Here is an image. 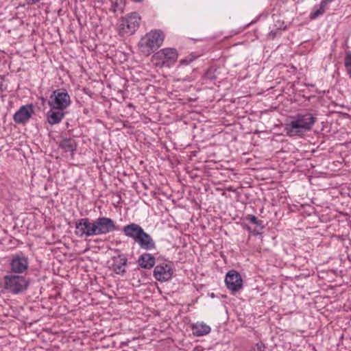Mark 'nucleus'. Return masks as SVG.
<instances>
[{
  "mask_svg": "<svg viewBox=\"0 0 351 351\" xmlns=\"http://www.w3.org/2000/svg\"><path fill=\"white\" fill-rule=\"evenodd\" d=\"M75 234L77 237H90L107 234L117 230L114 221L106 217H99L90 221L89 218H81L75 221Z\"/></svg>",
  "mask_w": 351,
  "mask_h": 351,
  "instance_id": "f257e3e1",
  "label": "nucleus"
},
{
  "mask_svg": "<svg viewBox=\"0 0 351 351\" xmlns=\"http://www.w3.org/2000/svg\"><path fill=\"white\" fill-rule=\"evenodd\" d=\"M315 121L316 118L311 113H299L293 117V120L285 125V131L289 136L302 134L311 130Z\"/></svg>",
  "mask_w": 351,
  "mask_h": 351,
  "instance_id": "f03ea898",
  "label": "nucleus"
},
{
  "mask_svg": "<svg viewBox=\"0 0 351 351\" xmlns=\"http://www.w3.org/2000/svg\"><path fill=\"white\" fill-rule=\"evenodd\" d=\"M29 282V278L19 274H9L3 277L4 289L13 295H18L25 291Z\"/></svg>",
  "mask_w": 351,
  "mask_h": 351,
  "instance_id": "7ed1b4c3",
  "label": "nucleus"
},
{
  "mask_svg": "<svg viewBox=\"0 0 351 351\" xmlns=\"http://www.w3.org/2000/svg\"><path fill=\"white\" fill-rule=\"evenodd\" d=\"M163 40L164 36L161 31H151L139 43L141 51L149 56L162 45Z\"/></svg>",
  "mask_w": 351,
  "mask_h": 351,
  "instance_id": "20e7f679",
  "label": "nucleus"
},
{
  "mask_svg": "<svg viewBox=\"0 0 351 351\" xmlns=\"http://www.w3.org/2000/svg\"><path fill=\"white\" fill-rule=\"evenodd\" d=\"M71 103L70 95L64 88L53 90L48 101V105L51 108L62 110L66 109Z\"/></svg>",
  "mask_w": 351,
  "mask_h": 351,
  "instance_id": "39448f33",
  "label": "nucleus"
},
{
  "mask_svg": "<svg viewBox=\"0 0 351 351\" xmlns=\"http://www.w3.org/2000/svg\"><path fill=\"white\" fill-rule=\"evenodd\" d=\"M9 266L12 274H23L29 267L28 257L22 253L12 254L10 257Z\"/></svg>",
  "mask_w": 351,
  "mask_h": 351,
  "instance_id": "423d86ee",
  "label": "nucleus"
},
{
  "mask_svg": "<svg viewBox=\"0 0 351 351\" xmlns=\"http://www.w3.org/2000/svg\"><path fill=\"white\" fill-rule=\"evenodd\" d=\"M141 18L136 12L131 13L123 19L119 26L120 31L123 34H132L139 27Z\"/></svg>",
  "mask_w": 351,
  "mask_h": 351,
  "instance_id": "0eeeda50",
  "label": "nucleus"
},
{
  "mask_svg": "<svg viewBox=\"0 0 351 351\" xmlns=\"http://www.w3.org/2000/svg\"><path fill=\"white\" fill-rule=\"evenodd\" d=\"M173 274V269L167 263H161L155 266L153 271V276L159 282H167L171 279Z\"/></svg>",
  "mask_w": 351,
  "mask_h": 351,
  "instance_id": "6e6552de",
  "label": "nucleus"
},
{
  "mask_svg": "<svg viewBox=\"0 0 351 351\" xmlns=\"http://www.w3.org/2000/svg\"><path fill=\"white\" fill-rule=\"evenodd\" d=\"M225 282L228 289L237 292L242 288L243 280L239 272L230 270L226 276Z\"/></svg>",
  "mask_w": 351,
  "mask_h": 351,
  "instance_id": "1a4fd4ad",
  "label": "nucleus"
},
{
  "mask_svg": "<svg viewBox=\"0 0 351 351\" xmlns=\"http://www.w3.org/2000/svg\"><path fill=\"white\" fill-rule=\"evenodd\" d=\"M34 113L32 105L21 106L14 114L13 119L16 123L24 124Z\"/></svg>",
  "mask_w": 351,
  "mask_h": 351,
  "instance_id": "9d476101",
  "label": "nucleus"
},
{
  "mask_svg": "<svg viewBox=\"0 0 351 351\" xmlns=\"http://www.w3.org/2000/svg\"><path fill=\"white\" fill-rule=\"evenodd\" d=\"M112 260V271L118 275L124 276L126 274V266L128 265V258L126 256L121 254L117 256H113Z\"/></svg>",
  "mask_w": 351,
  "mask_h": 351,
  "instance_id": "9b49d317",
  "label": "nucleus"
},
{
  "mask_svg": "<svg viewBox=\"0 0 351 351\" xmlns=\"http://www.w3.org/2000/svg\"><path fill=\"white\" fill-rule=\"evenodd\" d=\"M140 247L146 251H152L156 248V244L150 234L143 231L136 241Z\"/></svg>",
  "mask_w": 351,
  "mask_h": 351,
  "instance_id": "f8f14e48",
  "label": "nucleus"
},
{
  "mask_svg": "<svg viewBox=\"0 0 351 351\" xmlns=\"http://www.w3.org/2000/svg\"><path fill=\"white\" fill-rule=\"evenodd\" d=\"M122 230L126 237L132 239L135 242L144 231L141 226L135 223H132L123 226Z\"/></svg>",
  "mask_w": 351,
  "mask_h": 351,
  "instance_id": "ddd939ff",
  "label": "nucleus"
},
{
  "mask_svg": "<svg viewBox=\"0 0 351 351\" xmlns=\"http://www.w3.org/2000/svg\"><path fill=\"white\" fill-rule=\"evenodd\" d=\"M158 56L162 60V64L167 66L174 63L178 58V53L175 49L165 48L161 49L158 53Z\"/></svg>",
  "mask_w": 351,
  "mask_h": 351,
  "instance_id": "4468645a",
  "label": "nucleus"
},
{
  "mask_svg": "<svg viewBox=\"0 0 351 351\" xmlns=\"http://www.w3.org/2000/svg\"><path fill=\"white\" fill-rule=\"evenodd\" d=\"M137 263L143 269H150L156 264V258L149 253H143L138 258Z\"/></svg>",
  "mask_w": 351,
  "mask_h": 351,
  "instance_id": "2eb2a0df",
  "label": "nucleus"
},
{
  "mask_svg": "<svg viewBox=\"0 0 351 351\" xmlns=\"http://www.w3.org/2000/svg\"><path fill=\"white\" fill-rule=\"evenodd\" d=\"M64 112L62 110L53 109L47 112V119L48 123L53 125L59 123L64 117Z\"/></svg>",
  "mask_w": 351,
  "mask_h": 351,
  "instance_id": "dca6fc26",
  "label": "nucleus"
},
{
  "mask_svg": "<svg viewBox=\"0 0 351 351\" xmlns=\"http://www.w3.org/2000/svg\"><path fill=\"white\" fill-rule=\"evenodd\" d=\"M191 330L193 335L195 337L206 335L211 331L210 327L202 322H197L191 324Z\"/></svg>",
  "mask_w": 351,
  "mask_h": 351,
  "instance_id": "f3484780",
  "label": "nucleus"
},
{
  "mask_svg": "<svg viewBox=\"0 0 351 351\" xmlns=\"http://www.w3.org/2000/svg\"><path fill=\"white\" fill-rule=\"evenodd\" d=\"M58 147L64 152L73 153L77 149V144L74 139L64 138L59 143Z\"/></svg>",
  "mask_w": 351,
  "mask_h": 351,
  "instance_id": "a211bd4d",
  "label": "nucleus"
},
{
  "mask_svg": "<svg viewBox=\"0 0 351 351\" xmlns=\"http://www.w3.org/2000/svg\"><path fill=\"white\" fill-rule=\"evenodd\" d=\"M328 3L326 2L324 0H322L319 4V8L318 9L315 10L310 14V19L311 20L315 19L320 15H322L326 10V8Z\"/></svg>",
  "mask_w": 351,
  "mask_h": 351,
  "instance_id": "6ab92c4d",
  "label": "nucleus"
},
{
  "mask_svg": "<svg viewBox=\"0 0 351 351\" xmlns=\"http://www.w3.org/2000/svg\"><path fill=\"white\" fill-rule=\"evenodd\" d=\"M344 63L346 69V71L349 75V76L351 77V51H347L346 55L344 59Z\"/></svg>",
  "mask_w": 351,
  "mask_h": 351,
  "instance_id": "aec40b11",
  "label": "nucleus"
},
{
  "mask_svg": "<svg viewBox=\"0 0 351 351\" xmlns=\"http://www.w3.org/2000/svg\"><path fill=\"white\" fill-rule=\"evenodd\" d=\"M247 219L249 220L252 223L256 226H262L263 221L258 220L254 215H250L247 216Z\"/></svg>",
  "mask_w": 351,
  "mask_h": 351,
  "instance_id": "412c9836",
  "label": "nucleus"
},
{
  "mask_svg": "<svg viewBox=\"0 0 351 351\" xmlns=\"http://www.w3.org/2000/svg\"><path fill=\"white\" fill-rule=\"evenodd\" d=\"M264 348V344L262 342H259L253 348V351H265Z\"/></svg>",
  "mask_w": 351,
  "mask_h": 351,
  "instance_id": "4be33fe9",
  "label": "nucleus"
},
{
  "mask_svg": "<svg viewBox=\"0 0 351 351\" xmlns=\"http://www.w3.org/2000/svg\"><path fill=\"white\" fill-rule=\"evenodd\" d=\"M193 58H184V59H182L180 61V64H189L190 62H191L193 61Z\"/></svg>",
  "mask_w": 351,
  "mask_h": 351,
  "instance_id": "5701e85b",
  "label": "nucleus"
},
{
  "mask_svg": "<svg viewBox=\"0 0 351 351\" xmlns=\"http://www.w3.org/2000/svg\"><path fill=\"white\" fill-rule=\"evenodd\" d=\"M3 82H4V77L3 76L0 75V91L2 92L3 90Z\"/></svg>",
  "mask_w": 351,
  "mask_h": 351,
  "instance_id": "b1692460",
  "label": "nucleus"
},
{
  "mask_svg": "<svg viewBox=\"0 0 351 351\" xmlns=\"http://www.w3.org/2000/svg\"><path fill=\"white\" fill-rule=\"evenodd\" d=\"M282 3H287L288 0H280Z\"/></svg>",
  "mask_w": 351,
  "mask_h": 351,
  "instance_id": "393cba45",
  "label": "nucleus"
}]
</instances>
